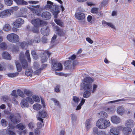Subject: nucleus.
Masks as SVG:
<instances>
[{
  "label": "nucleus",
  "mask_w": 135,
  "mask_h": 135,
  "mask_svg": "<svg viewBox=\"0 0 135 135\" xmlns=\"http://www.w3.org/2000/svg\"><path fill=\"white\" fill-rule=\"evenodd\" d=\"M21 117L18 114H16L15 115L12 114L9 117L11 121L14 123H18L20 122Z\"/></svg>",
  "instance_id": "6"
},
{
  "label": "nucleus",
  "mask_w": 135,
  "mask_h": 135,
  "mask_svg": "<svg viewBox=\"0 0 135 135\" xmlns=\"http://www.w3.org/2000/svg\"><path fill=\"white\" fill-rule=\"evenodd\" d=\"M97 135H107L105 132L103 131H99Z\"/></svg>",
  "instance_id": "60"
},
{
  "label": "nucleus",
  "mask_w": 135,
  "mask_h": 135,
  "mask_svg": "<svg viewBox=\"0 0 135 135\" xmlns=\"http://www.w3.org/2000/svg\"><path fill=\"white\" fill-rule=\"evenodd\" d=\"M97 86V85L96 84H94L93 85V89L92 91V93H94L96 91Z\"/></svg>",
  "instance_id": "61"
},
{
  "label": "nucleus",
  "mask_w": 135,
  "mask_h": 135,
  "mask_svg": "<svg viewBox=\"0 0 135 135\" xmlns=\"http://www.w3.org/2000/svg\"><path fill=\"white\" fill-rule=\"evenodd\" d=\"M8 122L6 120L4 119H2L1 120V125L4 127H6L7 124Z\"/></svg>",
  "instance_id": "42"
},
{
  "label": "nucleus",
  "mask_w": 135,
  "mask_h": 135,
  "mask_svg": "<svg viewBox=\"0 0 135 135\" xmlns=\"http://www.w3.org/2000/svg\"><path fill=\"white\" fill-rule=\"evenodd\" d=\"M86 40L89 43L92 44L93 43V41L90 38L87 37L86 38Z\"/></svg>",
  "instance_id": "64"
},
{
  "label": "nucleus",
  "mask_w": 135,
  "mask_h": 135,
  "mask_svg": "<svg viewBox=\"0 0 135 135\" xmlns=\"http://www.w3.org/2000/svg\"><path fill=\"white\" fill-rule=\"evenodd\" d=\"M39 116L38 118V119L42 123L43 122V119L41 118V117L42 118H44L47 117V113L45 111H43L40 112L39 113Z\"/></svg>",
  "instance_id": "13"
},
{
  "label": "nucleus",
  "mask_w": 135,
  "mask_h": 135,
  "mask_svg": "<svg viewBox=\"0 0 135 135\" xmlns=\"http://www.w3.org/2000/svg\"><path fill=\"white\" fill-rule=\"evenodd\" d=\"M86 128L87 130L89 129L91 127V120L90 119L87 120L85 123Z\"/></svg>",
  "instance_id": "28"
},
{
  "label": "nucleus",
  "mask_w": 135,
  "mask_h": 135,
  "mask_svg": "<svg viewBox=\"0 0 135 135\" xmlns=\"http://www.w3.org/2000/svg\"><path fill=\"white\" fill-rule=\"evenodd\" d=\"M16 127L20 130H23L25 128L26 126L22 123H20L16 125Z\"/></svg>",
  "instance_id": "30"
},
{
  "label": "nucleus",
  "mask_w": 135,
  "mask_h": 135,
  "mask_svg": "<svg viewBox=\"0 0 135 135\" xmlns=\"http://www.w3.org/2000/svg\"><path fill=\"white\" fill-rule=\"evenodd\" d=\"M65 66L68 68L70 67L71 65V61H66L64 63Z\"/></svg>",
  "instance_id": "48"
},
{
  "label": "nucleus",
  "mask_w": 135,
  "mask_h": 135,
  "mask_svg": "<svg viewBox=\"0 0 135 135\" xmlns=\"http://www.w3.org/2000/svg\"><path fill=\"white\" fill-rule=\"evenodd\" d=\"M102 23L103 24H105V25H107L108 26L111 27L113 29H115V26L112 23L110 22H107L104 21H102Z\"/></svg>",
  "instance_id": "27"
},
{
  "label": "nucleus",
  "mask_w": 135,
  "mask_h": 135,
  "mask_svg": "<svg viewBox=\"0 0 135 135\" xmlns=\"http://www.w3.org/2000/svg\"><path fill=\"white\" fill-rule=\"evenodd\" d=\"M108 2V0H103L100 5V7H105L107 5Z\"/></svg>",
  "instance_id": "34"
},
{
  "label": "nucleus",
  "mask_w": 135,
  "mask_h": 135,
  "mask_svg": "<svg viewBox=\"0 0 135 135\" xmlns=\"http://www.w3.org/2000/svg\"><path fill=\"white\" fill-rule=\"evenodd\" d=\"M98 114L100 115L101 117H103L104 118H106L107 117V113L104 112H101Z\"/></svg>",
  "instance_id": "39"
},
{
  "label": "nucleus",
  "mask_w": 135,
  "mask_h": 135,
  "mask_svg": "<svg viewBox=\"0 0 135 135\" xmlns=\"http://www.w3.org/2000/svg\"><path fill=\"white\" fill-rule=\"evenodd\" d=\"M18 75V73H9L8 74V76L10 77H14Z\"/></svg>",
  "instance_id": "55"
},
{
  "label": "nucleus",
  "mask_w": 135,
  "mask_h": 135,
  "mask_svg": "<svg viewBox=\"0 0 135 135\" xmlns=\"http://www.w3.org/2000/svg\"><path fill=\"white\" fill-rule=\"evenodd\" d=\"M125 126L126 127L124 128H131L133 127L134 126L135 123L132 119H128L125 122Z\"/></svg>",
  "instance_id": "9"
},
{
  "label": "nucleus",
  "mask_w": 135,
  "mask_h": 135,
  "mask_svg": "<svg viewBox=\"0 0 135 135\" xmlns=\"http://www.w3.org/2000/svg\"><path fill=\"white\" fill-rule=\"evenodd\" d=\"M33 71L31 69H27L25 72V74L27 76H31L32 74Z\"/></svg>",
  "instance_id": "31"
},
{
  "label": "nucleus",
  "mask_w": 135,
  "mask_h": 135,
  "mask_svg": "<svg viewBox=\"0 0 135 135\" xmlns=\"http://www.w3.org/2000/svg\"><path fill=\"white\" fill-rule=\"evenodd\" d=\"M2 55L3 58L7 60L11 59V57L9 54L7 52L3 51L2 53Z\"/></svg>",
  "instance_id": "23"
},
{
  "label": "nucleus",
  "mask_w": 135,
  "mask_h": 135,
  "mask_svg": "<svg viewBox=\"0 0 135 135\" xmlns=\"http://www.w3.org/2000/svg\"><path fill=\"white\" fill-rule=\"evenodd\" d=\"M24 22V20L22 18H18L16 20L15 22L13 23V26L16 27L18 28Z\"/></svg>",
  "instance_id": "11"
},
{
  "label": "nucleus",
  "mask_w": 135,
  "mask_h": 135,
  "mask_svg": "<svg viewBox=\"0 0 135 135\" xmlns=\"http://www.w3.org/2000/svg\"><path fill=\"white\" fill-rule=\"evenodd\" d=\"M17 4L19 5H26L28 4V2L24 0H13Z\"/></svg>",
  "instance_id": "20"
},
{
  "label": "nucleus",
  "mask_w": 135,
  "mask_h": 135,
  "mask_svg": "<svg viewBox=\"0 0 135 135\" xmlns=\"http://www.w3.org/2000/svg\"><path fill=\"white\" fill-rule=\"evenodd\" d=\"M124 135H131L130 134L132 131L131 128H123V129Z\"/></svg>",
  "instance_id": "21"
},
{
  "label": "nucleus",
  "mask_w": 135,
  "mask_h": 135,
  "mask_svg": "<svg viewBox=\"0 0 135 135\" xmlns=\"http://www.w3.org/2000/svg\"><path fill=\"white\" fill-rule=\"evenodd\" d=\"M105 110L109 114H112L115 111V107L113 106L109 108H105Z\"/></svg>",
  "instance_id": "18"
},
{
  "label": "nucleus",
  "mask_w": 135,
  "mask_h": 135,
  "mask_svg": "<svg viewBox=\"0 0 135 135\" xmlns=\"http://www.w3.org/2000/svg\"><path fill=\"white\" fill-rule=\"evenodd\" d=\"M29 128L31 129H33L35 126V124L32 122H30L28 125Z\"/></svg>",
  "instance_id": "51"
},
{
  "label": "nucleus",
  "mask_w": 135,
  "mask_h": 135,
  "mask_svg": "<svg viewBox=\"0 0 135 135\" xmlns=\"http://www.w3.org/2000/svg\"><path fill=\"white\" fill-rule=\"evenodd\" d=\"M7 40L11 42H17L19 40L18 36L16 34L11 33L8 34L7 37Z\"/></svg>",
  "instance_id": "5"
},
{
  "label": "nucleus",
  "mask_w": 135,
  "mask_h": 135,
  "mask_svg": "<svg viewBox=\"0 0 135 135\" xmlns=\"http://www.w3.org/2000/svg\"><path fill=\"white\" fill-rule=\"evenodd\" d=\"M34 40L35 42L38 43L40 41V37L38 36H35V37Z\"/></svg>",
  "instance_id": "58"
},
{
  "label": "nucleus",
  "mask_w": 135,
  "mask_h": 135,
  "mask_svg": "<svg viewBox=\"0 0 135 135\" xmlns=\"http://www.w3.org/2000/svg\"><path fill=\"white\" fill-rule=\"evenodd\" d=\"M35 27L33 28L32 29L33 32L35 33H37L39 32V30L38 28V27Z\"/></svg>",
  "instance_id": "53"
},
{
  "label": "nucleus",
  "mask_w": 135,
  "mask_h": 135,
  "mask_svg": "<svg viewBox=\"0 0 135 135\" xmlns=\"http://www.w3.org/2000/svg\"><path fill=\"white\" fill-rule=\"evenodd\" d=\"M15 64L17 71L19 72L21 71L22 70V67L21 64L18 61H16Z\"/></svg>",
  "instance_id": "33"
},
{
  "label": "nucleus",
  "mask_w": 135,
  "mask_h": 135,
  "mask_svg": "<svg viewBox=\"0 0 135 135\" xmlns=\"http://www.w3.org/2000/svg\"><path fill=\"white\" fill-rule=\"evenodd\" d=\"M5 4L8 6H11L13 4V1L12 0H4Z\"/></svg>",
  "instance_id": "40"
},
{
  "label": "nucleus",
  "mask_w": 135,
  "mask_h": 135,
  "mask_svg": "<svg viewBox=\"0 0 135 135\" xmlns=\"http://www.w3.org/2000/svg\"><path fill=\"white\" fill-rule=\"evenodd\" d=\"M54 29H56L57 33L60 36L63 35L64 34V33L63 31L59 29L58 26H56L54 27Z\"/></svg>",
  "instance_id": "29"
},
{
  "label": "nucleus",
  "mask_w": 135,
  "mask_h": 135,
  "mask_svg": "<svg viewBox=\"0 0 135 135\" xmlns=\"http://www.w3.org/2000/svg\"><path fill=\"white\" fill-rule=\"evenodd\" d=\"M53 67L52 68L56 71H61L62 69V65L60 63H52Z\"/></svg>",
  "instance_id": "10"
},
{
  "label": "nucleus",
  "mask_w": 135,
  "mask_h": 135,
  "mask_svg": "<svg viewBox=\"0 0 135 135\" xmlns=\"http://www.w3.org/2000/svg\"><path fill=\"white\" fill-rule=\"evenodd\" d=\"M90 92L88 90H86L84 93L83 96L85 98H88L90 96Z\"/></svg>",
  "instance_id": "36"
},
{
  "label": "nucleus",
  "mask_w": 135,
  "mask_h": 135,
  "mask_svg": "<svg viewBox=\"0 0 135 135\" xmlns=\"http://www.w3.org/2000/svg\"><path fill=\"white\" fill-rule=\"evenodd\" d=\"M41 70L40 68L39 69L35 71L33 73L35 75H38L40 73Z\"/></svg>",
  "instance_id": "62"
},
{
  "label": "nucleus",
  "mask_w": 135,
  "mask_h": 135,
  "mask_svg": "<svg viewBox=\"0 0 135 135\" xmlns=\"http://www.w3.org/2000/svg\"><path fill=\"white\" fill-rule=\"evenodd\" d=\"M7 134L8 135H16L15 133L13 131H10L8 129Z\"/></svg>",
  "instance_id": "63"
},
{
  "label": "nucleus",
  "mask_w": 135,
  "mask_h": 135,
  "mask_svg": "<svg viewBox=\"0 0 135 135\" xmlns=\"http://www.w3.org/2000/svg\"><path fill=\"white\" fill-rule=\"evenodd\" d=\"M51 11L54 15V17L55 18H56L57 17V16L59 12L58 9H51Z\"/></svg>",
  "instance_id": "32"
},
{
  "label": "nucleus",
  "mask_w": 135,
  "mask_h": 135,
  "mask_svg": "<svg viewBox=\"0 0 135 135\" xmlns=\"http://www.w3.org/2000/svg\"><path fill=\"white\" fill-rule=\"evenodd\" d=\"M17 93L19 96L23 98L25 97V95L20 90H17Z\"/></svg>",
  "instance_id": "44"
},
{
  "label": "nucleus",
  "mask_w": 135,
  "mask_h": 135,
  "mask_svg": "<svg viewBox=\"0 0 135 135\" xmlns=\"http://www.w3.org/2000/svg\"><path fill=\"white\" fill-rule=\"evenodd\" d=\"M50 31L49 27L47 26H45L41 30V33L45 36H47L49 34Z\"/></svg>",
  "instance_id": "17"
},
{
  "label": "nucleus",
  "mask_w": 135,
  "mask_h": 135,
  "mask_svg": "<svg viewBox=\"0 0 135 135\" xmlns=\"http://www.w3.org/2000/svg\"><path fill=\"white\" fill-rule=\"evenodd\" d=\"M27 9H21L20 13V15L19 16H22V15H21V14H26L27 13Z\"/></svg>",
  "instance_id": "49"
},
{
  "label": "nucleus",
  "mask_w": 135,
  "mask_h": 135,
  "mask_svg": "<svg viewBox=\"0 0 135 135\" xmlns=\"http://www.w3.org/2000/svg\"><path fill=\"white\" fill-rule=\"evenodd\" d=\"M75 16L76 19L80 21H85V16L83 11L76 12L75 15Z\"/></svg>",
  "instance_id": "7"
},
{
  "label": "nucleus",
  "mask_w": 135,
  "mask_h": 135,
  "mask_svg": "<svg viewBox=\"0 0 135 135\" xmlns=\"http://www.w3.org/2000/svg\"><path fill=\"white\" fill-rule=\"evenodd\" d=\"M32 12L34 14L38 16L41 15V9H30Z\"/></svg>",
  "instance_id": "25"
},
{
  "label": "nucleus",
  "mask_w": 135,
  "mask_h": 135,
  "mask_svg": "<svg viewBox=\"0 0 135 135\" xmlns=\"http://www.w3.org/2000/svg\"><path fill=\"white\" fill-rule=\"evenodd\" d=\"M8 129H2L0 130V134L5 135L7 133Z\"/></svg>",
  "instance_id": "50"
},
{
  "label": "nucleus",
  "mask_w": 135,
  "mask_h": 135,
  "mask_svg": "<svg viewBox=\"0 0 135 135\" xmlns=\"http://www.w3.org/2000/svg\"><path fill=\"white\" fill-rule=\"evenodd\" d=\"M122 126H119L115 127H112L110 129V131L108 133V135H119L120 130L122 129Z\"/></svg>",
  "instance_id": "3"
},
{
  "label": "nucleus",
  "mask_w": 135,
  "mask_h": 135,
  "mask_svg": "<svg viewBox=\"0 0 135 135\" xmlns=\"http://www.w3.org/2000/svg\"><path fill=\"white\" fill-rule=\"evenodd\" d=\"M91 12L93 13L96 14H98V13L99 12L98 9H91Z\"/></svg>",
  "instance_id": "54"
},
{
  "label": "nucleus",
  "mask_w": 135,
  "mask_h": 135,
  "mask_svg": "<svg viewBox=\"0 0 135 135\" xmlns=\"http://www.w3.org/2000/svg\"><path fill=\"white\" fill-rule=\"evenodd\" d=\"M11 94L12 96H14L15 98H17L18 97L17 91L13 90Z\"/></svg>",
  "instance_id": "52"
},
{
  "label": "nucleus",
  "mask_w": 135,
  "mask_h": 135,
  "mask_svg": "<svg viewBox=\"0 0 135 135\" xmlns=\"http://www.w3.org/2000/svg\"><path fill=\"white\" fill-rule=\"evenodd\" d=\"M7 46L4 42H2L0 44V48L3 50H5L7 48Z\"/></svg>",
  "instance_id": "47"
},
{
  "label": "nucleus",
  "mask_w": 135,
  "mask_h": 135,
  "mask_svg": "<svg viewBox=\"0 0 135 135\" xmlns=\"http://www.w3.org/2000/svg\"><path fill=\"white\" fill-rule=\"evenodd\" d=\"M111 120L113 123L116 124L120 123L121 121L120 118L115 115L112 116L111 118Z\"/></svg>",
  "instance_id": "14"
},
{
  "label": "nucleus",
  "mask_w": 135,
  "mask_h": 135,
  "mask_svg": "<svg viewBox=\"0 0 135 135\" xmlns=\"http://www.w3.org/2000/svg\"><path fill=\"white\" fill-rule=\"evenodd\" d=\"M31 54L34 59H37L38 56L36 54V52L35 51L32 50V51Z\"/></svg>",
  "instance_id": "46"
},
{
  "label": "nucleus",
  "mask_w": 135,
  "mask_h": 135,
  "mask_svg": "<svg viewBox=\"0 0 135 135\" xmlns=\"http://www.w3.org/2000/svg\"><path fill=\"white\" fill-rule=\"evenodd\" d=\"M13 9H7L0 13V17L4 18L11 15L13 12Z\"/></svg>",
  "instance_id": "8"
},
{
  "label": "nucleus",
  "mask_w": 135,
  "mask_h": 135,
  "mask_svg": "<svg viewBox=\"0 0 135 135\" xmlns=\"http://www.w3.org/2000/svg\"><path fill=\"white\" fill-rule=\"evenodd\" d=\"M117 113L120 115L123 114L125 112L124 108L122 106H119L117 109Z\"/></svg>",
  "instance_id": "22"
},
{
  "label": "nucleus",
  "mask_w": 135,
  "mask_h": 135,
  "mask_svg": "<svg viewBox=\"0 0 135 135\" xmlns=\"http://www.w3.org/2000/svg\"><path fill=\"white\" fill-rule=\"evenodd\" d=\"M42 17L46 20L49 19L51 17L50 13L48 12H44L42 14Z\"/></svg>",
  "instance_id": "19"
},
{
  "label": "nucleus",
  "mask_w": 135,
  "mask_h": 135,
  "mask_svg": "<svg viewBox=\"0 0 135 135\" xmlns=\"http://www.w3.org/2000/svg\"><path fill=\"white\" fill-rule=\"evenodd\" d=\"M30 7H28V8H40V5L39 4L36 6L32 5Z\"/></svg>",
  "instance_id": "57"
},
{
  "label": "nucleus",
  "mask_w": 135,
  "mask_h": 135,
  "mask_svg": "<svg viewBox=\"0 0 135 135\" xmlns=\"http://www.w3.org/2000/svg\"><path fill=\"white\" fill-rule=\"evenodd\" d=\"M110 125L109 121L103 118H100L97 122L96 126L99 129H104L109 127Z\"/></svg>",
  "instance_id": "2"
},
{
  "label": "nucleus",
  "mask_w": 135,
  "mask_h": 135,
  "mask_svg": "<svg viewBox=\"0 0 135 135\" xmlns=\"http://www.w3.org/2000/svg\"><path fill=\"white\" fill-rule=\"evenodd\" d=\"M23 54L22 53L20 54V60L21 61L23 68L26 69L28 65L26 61L24 58H22Z\"/></svg>",
  "instance_id": "12"
},
{
  "label": "nucleus",
  "mask_w": 135,
  "mask_h": 135,
  "mask_svg": "<svg viewBox=\"0 0 135 135\" xmlns=\"http://www.w3.org/2000/svg\"><path fill=\"white\" fill-rule=\"evenodd\" d=\"M25 56L26 57H27V59H28V61H30V57L29 52L28 50H27L26 51L25 54Z\"/></svg>",
  "instance_id": "41"
},
{
  "label": "nucleus",
  "mask_w": 135,
  "mask_h": 135,
  "mask_svg": "<svg viewBox=\"0 0 135 135\" xmlns=\"http://www.w3.org/2000/svg\"><path fill=\"white\" fill-rule=\"evenodd\" d=\"M73 100L75 103L77 104L80 101V99L79 98L75 96H74L73 97Z\"/></svg>",
  "instance_id": "45"
},
{
  "label": "nucleus",
  "mask_w": 135,
  "mask_h": 135,
  "mask_svg": "<svg viewBox=\"0 0 135 135\" xmlns=\"http://www.w3.org/2000/svg\"><path fill=\"white\" fill-rule=\"evenodd\" d=\"M11 28L10 26L8 24H6L3 27V30L5 31H8Z\"/></svg>",
  "instance_id": "35"
},
{
  "label": "nucleus",
  "mask_w": 135,
  "mask_h": 135,
  "mask_svg": "<svg viewBox=\"0 0 135 135\" xmlns=\"http://www.w3.org/2000/svg\"><path fill=\"white\" fill-rule=\"evenodd\" d=\"M55 21L56 23L58 25L60 26H63V22L60 20L56 19L54 20Z\"/></svg>",
  "instance_id": "43"
},
{
  "label": "nucleus",
  "mask_w": 135,
  "mask_h": 135,
  "mask_svg": "<svg viewBox=\"0 0 135 135\" xmlns=\"http://www.w3.org/2000/svg\"><path fill=\"white\" fill-rule=\"evenodd\" d=\"M98 132V130L97 128L94 127L93 129V134H97Z\"/></svg>",
  "instance_id": "59"
},
{
  "label": "nucleus",
  "mask_w": 135,
  "mask_h": 135,
  "mask_svg": "<svg viewBox=\"0 0 135 135\" xmlns=\"http://www.w3.org/2000/svg\"><path fill=\"white\" fill-rule=\"evenodd\" d=\"M33 100H34L36 102H39L40 101V98L37 95H34L32 96Z\"/></svg>",
  "instance_id": "38"
},
{
  "label": "nucleus",
  "mask_w": 135,
  "mask_h": 135,
  "mask_svg": "<svg viewBox=\"0 0 135 135\" xmlns=\"http://www.w3.org/2000/svg\"><path fill=\"white\" fill-rule=\"evenodd\" d=\"M28 102L31 104H32L34 103L33 101L31 98L27 97L25 99H23L22 100L21 103V107L22 108L28 107Z\"/></svg>",
  "instance_id": "4"
},
{
  "label": "nucleus",
  "mask_w": 135,
  "mask_h": 135,
  "mask_svg": "<svg viewBox=\"0 0 135 135\" xmlns=\"http://www.w3.org/2000/svg\"><path fill=\"white\" fill-rule=\"evenodd\" d=\"M24 93L26 95L29 96H31L32 94L31 92L26 90L24 91Z\"/></svg>",
  "instance_id": "56"
},
{
  "label": "nucleus",
  "mask_w": 135,
  "mask_h": 135,
  "mask_svg": "<svg viewBox=\"0 0 135 135\" xmlns=\"http://www.w3.org/2000/svg\"><path fill=\"white\" fill-rule=\"evenodd\" d=\"M34 41L32 40H30V42L28 43L26 42H24L21 43L20 46L22 48H25L28 45V44L31 45L32 43Z\"/></svg>",
  "instance_id": "26"
},
{
  "label": "nucleus",
  "mask_w": 135,
  "mask_h": 135,
  "mask_svg": "<svg viewBox=\"0 0 135 135\" xmlns=\"http://www.w3.org/2000/svg\"><path fill=\"white\" fill-rule=\"evenodd\" d=\"M53 6V2L50 1H47V4H46L44 8H51Z\"/></svg>",
  "instance_id": "24"
},
{
  "label": "nucleus",
  "mask_w": 135,
  "mask_h": 135,
  "mask_svg": "<svg viewBox=\"0 0 135 135\" xmlns=\"http://www.w3.org/2000/svg\"><path fill=\"white\" fill-rule=\"evenodd\" d=\"M94 81V79L88 77L85 78L80 85V89L90 90L92 88L91 83Z\"/></svg>",
  "instance_id": "1"
},
{
  "label": "nucleus",
  "mask_w": 135,
  "mask_h": 135,
  "mask_svg": "<svg viewBox=\"0 0 135 135\" xmlns=\"http://www.w3.org/2000/svg\"><path fill=\"white\" fill-rule=\"evenodd\" d=\"M31 23L34 26L39 27L41 24V21L38 18L32 20Z\"/></svg>",
  "instance_id": "16"
},
{
  "label": "nucleus",
  "mask_w": 135,
  "mask_h": 135,
  "mask_svg": "<svg viewBox=\"0 0 135 135\" xmlns=\"http://www.w3.org/2000/svg\"><path fill=\"white\" fill-rule=\"evenodd\" d=\"M51 54V53L50 52L48 51H46L43 53L41 57L42 62H44L46 61L47 59V56L48 55L49 57Z\"/></svg>",
  "instance_id": "15"
},
{
  "label": "nucleus",
  "mask_w": 135,
  "mask_h": 135,
  "mask_svg": "<svg viewBox=\"0 0 135 135\" xmlns=\"http://www.w3.org/2000/svg\"><path fill=\"white\" fill-rule=\"evenodd\" d=\"M41 105L38 103L35 104L33 105V109L36 110H39L41 108Z\"/></svg>",
  "instance_id": "37"
}]
</instances>
